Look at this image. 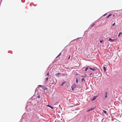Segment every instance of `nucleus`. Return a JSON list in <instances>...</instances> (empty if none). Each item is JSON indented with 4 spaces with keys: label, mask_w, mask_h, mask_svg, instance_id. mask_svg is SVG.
<instances>
[{
    "label": "nucleus",
    "mask_w": 122,
    "mask_h": 122,
    "mask_svg": "<svg viewBox=\"0 0 122 122\" xmlns=\"http://www.w3.org/2000/svg\"><path fill=\"white\" fill-rule=\"evenodd\" d=\"M76 84H73V85H72V86H71L72 90L73 91H74V89L76 88Z\"/></svg>",
    "instance_id": "1"
},
{
    "label": "nucleus",
    "mask_w": 122,
    "mask_h": 122,
    "mask_svg": "<svg viewBox=\"0 0 122 122\" xmlns=\"http://www.w3.org/2000/svg\"><path fill=\"white\" fill-rule=\"evenodd\" d=\"M61 74L60 73H58L57 74H55V76L57 77H59L60 76V75H61Z\"/></svg>",
    "instance_id": "2"
},
{
    "label": "nucleus",
    "mask_w": 122,
    "mask_h": 122,
    "mask_svg": "<svg viewBox=\"0 0 122 122\" xmlns=\"http://www.w3.org/2000/svg\"><path fill=\"white\" fill-rule=\"evenodd\" d=\"M94 109V108H92L88 110L87 111V112H89L91 111L92 110H93Z\"/></svg>",
    "instance_id": "3"
},
{
    "label": "nucleus",
    "mask_w": 122,
    "mask_h": 122,
    "mask_svg": "<svg viewBox=\"0 0 122 122\" xmlns=\"http://www.w3.org/2000/svg\"><path fill=\"white\" fill-rule=\"evenodd\" d=\"M44 86V87L42 86V88L44 90H46L47 89V88L46 87H45V86Z\"/></svg>",
    "instance_id": "4"
},
{
    "label": "nucleus",
    "mask_w": 122,
    "mask_h": 122,
    "mask_svg": "<svg viewBox=\"0 0 122 122\" xmlns=\"http://www.w3.org/2000/svg\"><path fill=\"white\" fill-rule=\"evenodd\" d=\"M109 41L110 42H112L115 40V39H112L111 38H110L109 39Z\"/></svg>",
    "instance_id": "5"
},
{
    "label": "nucleus",
    "mask_w": 122,
    "mask_h": 122,
    "mask_svg": "<svg viewBox=\"0 0 122 122\" xmlns=\"http://www.w3.org/2000/svg\"><path fill=\"white\" fill-rule=\"evenodd\" d=\"M96 96H94L93 97L91 101H93L96 98Z\"/></svg>",
    "instance_id": "6"
},
{
    "label": "nucleus",
    "mask_w": 122,
    "mask_h": 122,
    "mask_svg": "<svg viewBox=\"0 0 122 122\" xmlns=\"http://www.w3.org/2000/svg\"><path fill=\"white\" fill-rule=\"evenodd\" d=\"M107 96V92H106L105 93V98H106Z\"/></svg>",
    "instance_id": "7"
},
{
    "label": "nucleus",
    "mask_w": 122,
    "mask_h": 122,
    "mask_svg": "<svg viewBox=\"0 0 122 122\" xmlns=\"http://www.w3.org/2000/svg\"><path fill=\"white\" fill-rule=\"evenodd\" d=\"M89 69H90L93 71H95L96 70V69H95V68H92L91 67H90L89 68Z\"/></svg>",
    "instance_id": "8"
},
{
    "label": "nucleus",
    "mask_w": 122,
    "mask_h": 122,
    "mask_svg": "<svg viewBox=\"0 0 122 122\" xmlns=\"http://www.w3.org/2000/svg\"><path fill=\"white\" fill-rule=\"evenodd\" d=\"M89 66H87L86 67V69L85 70V71H87V70H88V69L89 68Z\"/></svg>",
    "instance_id": "9"
},
{
    "label": "nucleus",
    "mask_w": 122,
    "mask_h": 122,
    "mask_svg": "<svg viewBox=\"0 0 122 122\" xmlns=\"http://www.w3.org/2000/svg\"><path fill=\"white\" fill-rule=\"evenodd\" d=\"M112 15V14H109V15L108 16H107V17H106V18H108L110 16H111Z\"/></svg>",
    "instance_id": "10"
},
{
    "label": "nucleus",
    "mask_w": 122,
    "mask_h": 122,
    "mask_svg": "<svg viewBox=\"0 0 122 122\" xmlns=\"http://www.w3.org/2000/svg\"><path fill=\"white\" fill-rule=\"evenodd\" d=\"M81 81L82 82H84L85 81V80L84 79V78H82L81 80Z\"/></svg>",
    "instance_id": "11"
},
{
    "label": "nucleus",
    "mask_w": 122,
    "mask_h": 122,
    "mask_svg": "<svg viewBox=\"0 0 122 122\" xmlns=\"http://www.w3.org/2000/svg\"><path fill=\"white\" fill-rule=\"evenodd\" d=\"M122 35V33L121 32H120L119 33V34L118 35V37H120V35Z\"/></svg>",
    "instance_id": "12"
},
{
    "label": "nucleus",
    "mask_w": 122,
    "mask_h": 122,
    "mask_svg": "<svg viewBox=\"0 0 122 122\" xmlns=\"http://www.w3.org/2000/svg\"><path fill=\"white\" fill-rule=\"evenodd\" d=\"M103 69L104 71V72H105L106 71V69L105 67L104 66L103 67Z\"/></svg>",
    "instance_id": "13"
},
{
    "label": "nucleus",
    "mask_w": 122,
    "mask_h": 122,
    "mask_svg": "<svg viewBox=\"0 0 122 122\" xmlns=\"http://www.w3.org/2000/svg\"><path fill=\"white\" fill-rule=\"evenodd\" d=\"M61 53H60V54L57 56L56 58H58L59 56H61Z\"/></svg>",
    "instance_id": "14"
},
{
    "label": "nucleus",
    "mask_w": 122,
    "mask_h": 122,
    "mask_svg": "<svg viewBox=\"0 0 122 122\" xmlns=\"http://www.w3.org/2000/svg\"><path fill=\"white\" fill-rule=\"evenodd\" d=\"M65 83V82H62L61 84V86H63V85Z\"/></svg>",
    "instance_id": "15"
},
{
    "label": "nucleus",
    "mask_w": 122,
    "mask_h": 122,
    "mask_svg": "<svg viewBox=\"0 0 122 122\" xmlns=\"http://www.w3.org/2000/svg\"><path fill=\"white\" fill-rule=\"evenodd\" d=\"M103 112L104 113L106 114L107 113V112L106 111L104 110H103Z\"/></svg>",
    "instance_id": "16"
},
{
    "label": "nucleus",
    "mask_w": 122,
    "mask_h": 122,
    "mask_svg": "<svg viewBox=\"0 0 122 122\" xmlns=\"http://www.w3.org/2000/svg\"><path fill=\"white\" fill-rule=\"evenodd\" d=\"M42 86H43V87H44V86H42V85H39L38 86V87H42Z\"/></svg>",
    "instance_id": "17"
},
{
    "label": "nucleus",
    "mask_w": 122,
    "mask_h": 122,
    "mask_svg": "<svg viewBox=\"0 0 122 122\" xmlns=\"http://www.w3.org/2000/svg\"><path fill=\"white\" fill-rule=\"evenodd\" d=\"M76 83H78V81L77 80V79H76Z\"/></svg>",
    "instance_id": "18"
},
{
    "label": "nucleus",
    "mask_w": 122,
    "mask_h": 122,
    "mask_svg": "<svg viewBox=\"0 0 122 122\" xmlns=\"http://www.w3.org/2000/svg\"><path fill=\"white\" fill-rule=\"evenodd\" d=\"M115 25V23H114L112 25V26H114Z\"/></svg>",
    "instance_id": "19"
},
{
    "label": "nucleus",
    "mask_w": 122,
    "mask_h": 122,
    "mask_svg": "<svg viewBox=\"0 0 122 122\" xmlns=\"http://www.w3.org/2000/svg\"><path fill=\"white\" fill-rule=\"evenodd\" d=\"M50 107L52 109H53V107H52L51 106H50Z\"/></svg>",
    "instance_id": "20"
},
{
    "label": "nucleus",
    "mask_w": 122,
    "mask_h": 122,
    "mask_svg": "<svg viewBox=\"0 0 122 122\" xmlns=\"http://www.w3.org/2000/svg\"><path fill=\"white\" fill-rule=\"evenodd\" d=\"M107 14L106 13V14H104V15L102 16H105V15H106Z\"/></svg>",
    "instance_id": "21"
},
{
    "label": "nucleus",
    "mask_w": 122,
    "mask_h": 122,
    "mask_svg": "<svg viewBox=\"0 0 122 122\" xmlns=\"http://www.w3.org/2000/svg\"><path fill=\"white\" fill-rule=\"evenodd\" d=\"M45 79L46 80V81H47L48 80V77H47Z\"/></svg>",
    "instance_id": "22"
},
{
    "label": "nucleus",
    "mask_w": 122,
    "mask_h": 122,
    "mask_svg": "<svg viewBox=\"0 0 122 122\" xmlns=\"http://www.w3.org/2000/svg\"><path fill=\"white\" fill-rule=\"evenodd\" d=\"M40 96H38L37 97V98H40Z\"/></svg>",
    "instance_id": "23"
},
{
    "label": "nucleus",
    "mask_w": 122,
    "mask_h": 122,
    "mask_svg": "<svg viewBox=\"0 0 122 122\" xmlns=\"http://www.w3.org/2000/svg\"><path fill=\"white\" fill-rule=\"evenodd\" d=\"M103 41H100V42L101 43H102V42Z\"/></svg>",
    "instance_id": "24"
},
{
    "label": "nucleus",
    "mask_w": 122,
    "mask_h": 122,
    "mask_svg": "<svg viewBox=\"0 0 122 122\" xmlns=\"http://www.w3.org/2000/svg\"><path fill=\"white\" fill-rule=\"evenodd\" d=\"M94 25H95V24H94H94H93L91 26V27H92V26H93Z\"/></svg>",
    "instance_id": "25"
},
{
    "label": "nucleus",
    "mask_w": 122,
    "mask_h": 122,
    "mask_svg": "<svg viewBox=\"0 0 122 122\" xmlns=\"http://www.w3.org/2000/svg\"><path fill=\"white\" fill-rule=\"evenodd\" d=\"M47 106L48 107H50V106H49V105H47Z\"/></svg>",
    "instance_id": "26"
},
{
    "label": "nucleus",
    "mask_w": 122,
    "mask_h": 122,
    "mask_svg": "<svg viewBox=\"0 0 122 122\" xmlns=\"http://www.w3.org/2000/svg\"><path fill=\"white\" fill-rule=\"evenodd\" d=\"M49 75V73H47V75L48 76Z\"/></svg>",
    "instance_id": "27"
},
{
    "label": "nucleus",
    "mask_w": 122,
    "mask_h": 122,
    "mask_svg": "<svg viewBox=\"0 0 122 122\" xmlns=\"http://www.w3.org/2000/svg\"><path fill=\"white\" fill-rule=\"evenodd\" d=\"M70 56H69V57H68V59H70Z\"/></svg>",
    "instance_id": "28"
},
{
    "label": "nucleus",
    "mask_w": 122,
    "mask_h": 122,
    "mask_svg": "<svg viewBox=\"0 0 122 122\" xmlns=\"http://www.w3.org/2000/svg\"><path fill=\"white\" fill-rule=\"evenodd\" d=\"M92 73H91L90 74V75H92Z\"/></svg>",
    "instance_id": "29"
},
{
    "label": "nucleus",
    "mask_w": 122,
    "mask_h": 122,
    "mask_svg": "<svg viewBox=\"0 0 122 122\" xmlns=\"http://www.w3.org/2000/svg\"><path fill=\"white\" fill-rule=\"evenodd\" d=\"M114 16V15H113V16Z\"/></svg>",
    "instance_id": "30"
}]
</instances>
